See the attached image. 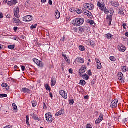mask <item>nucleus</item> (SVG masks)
I'll return each mask as SVG.
<instances>
[{
    "label": "nucleus",
    "instance_id": "f257e3e1",
    "mask_svg": "<svg viewBox=\"0 0 128 128\" xmlns=\"http://www.w3.org/2000/svg\"><path fill=\"white\" fill-rule=\"evenodd\" d=\"M74 26H80L84 22V19L83 18H77L74 20Z\"/></svg>",
    "mask_w": 128,
    "mask_h": 128
},
{
    "label": "nucleus",
    "instance_id": "f03ea898",
    "mask_svg": "<svg viewBox=\"0 0 128 128\" xmlns=\"http://www.w3.org/2000/svg\"><path fill=\"white\" fill-rule=\"evenodd\" d=\"M45 118L47 122H50V124H52V122H54V118H52V113L50 112L46 114L45 115Z\"/></svg>",
    "mask_w": 128,
    "mask_h": 128
},
{
    "label": "nucleus",
    "instance_id": "7ed1b4c3",
    "mask_svg": "<svg viewBox=\"0 0 128 128\" xmlns=\"http://www.w3.org/2000/svg\"><path fill=\"white\" fill-rule=\"evenodd\" d=\"M33 62L36 64L38 66H40V68H43L44 66V64L42 63V62L34 58L33 59Z\"/></svg>",
    "mask_w": 128,
    "mask_h": 128
},
{
    "label": "nucleus",
    "instance_id": "20e7f679",
    "mask_svg": "<svg viewBox=\"0 0 128 128\" xmlns=\"http://www.w3.org/2000/svg\"><path fill=\"white\" fill-rule=\"evenodd\" d=\"M84 8L86 10H92L94 8V6L92 4H84Z\"/></svg>",
    "mask_w": 128,
    "mask_h": 128
},
{
    "label": "nucleus",
    "instance_id": "39448f33",
    "mask_svg": "<svg viewBox=\"0 0 128 128\" xmlns=\"http://www.w3.org/2000/svg\"><path fill=\"white\" fill-rule=\"evenodd\" d=\"M118 99H115L113 100L110 104V108H118Z\"/></svg>",
    "mask_w": 128,
    "mask_h": 128
},
{
    "label": "nucleus",
    "instance_id": "423d86ee",
    "mask_svg": "<svg viewBox=\"0 0 128 128\" xmlns=\"http://www.w3.org/2000/svg\"><path fill=\"white\" fill-rule=\"evenodd\" d=\"M59 94L60 96H62L63 98H64L65 100H66L68 98V93L64 90H60L59 92Z\"/></svg>",
    "mask_w": 128,
    "mask_h": 128
},
{
    "label": "nucleus",
    "instance_id": "0eeeda50",
    "mask_svg": "<svg viewBox=\"0 0 128 128\" xmlns=\"http://www.w3.org/2000/svg\"><path fill=\"white\" fill-rule=\"evenodd\" d=\"M118 78L122 84H124V74L122 72H119L118 74Z\"/></svg>",
    "mask_w": 128,
    "mask_h": 128
},
{
    "label": "nucleus",
    "instance_id": "6e6552de",
    "mask_svg": "<svg viewBox=\"0 0 128 128\" xmlns=\"http://www.w3.org/2000/svg\"><path fill=\"white\" fill-rule=\"evenodd\" d=\"M102 120H104V114H100L99 118L95 122L96 124H98L102 122Z\"/></svg>",
    "mask_w": 128,
    "mask_h": 128
},
{
    "label": "nucleus",
    "instance_id": "1a4fd4ad",
    "mask_svg": "<svg viewBox=\"0 0 128 128\" xmlns=\"http://www.w3.org/2000/svg\"><path fill=\"white\" fill-rule=\"evenodd\" d=\"M18 2V0H13L10 2H8V6H16V4Z\"/></svg>",
    "mask_w": 128,
    "mask_h": 128
},
{
    "label": "nucleus",
    "instance_id": "9d476101",
    "mask_svg": "<svg viewBox=\"0 0 128 128\" xmlns=\"http://www.w3.org/2000/svg\"><path fill=\"white\" fill-rule=\"evenodd\" d=\"M23 22H32V16H27L22 18Z\"/></svg>",
    "mask_w": 128,
    "mask_h": 128
},
{
    "label": "nucleus",
    "instance_id": "9b49d317",
    "mask_svg": "<svg viewBox=\"0 0 128 128\" xmlns=\"http://www.w3.org/2000/svg\"><path fill=\"white\" fill-rule=\"evenodd\" d=\"M98 6L100 10L102 11L104 10V9L106 8V5L104 4V3H100V2H98Z\"/></svg>",
    "mask_w": 128,
    "mask_h": 128
},
{
    "label": "nucleus",
    "instance_id": "f8f14e48",
    "mask_svg": "<svg viewBox=\"0 0 128 128\" xmlns=\"http://www.w3.org/2000/svg\"><path fill=\"white\" fill-rule=\"evenodd\" d=\"M86 72V66H82L79 70V74H84Z\"/></svg>",
    "mask_w": 128,
    "mask_h": 128
},
{
    "label": "nucleus",
    "instance_id": "ddd939ff",
    "mask_svg": "<svg viewBox=\"0 0 128 128\" xmlns=\"http://www.w3.org/2000/svg\"><path fill=\"white\" fill-rule=\"evenodd\" d=\"M14 14L17 18H20V8L17 7L14 10Z\"/></svg>",
    "mask_w": 128,
    "mask_h": 128
},
{
    "label": "nucleus",
    "instance_id": "4468645a",
    "mask_svg": "<svg viewBox=\"0 0 128 128\" xmlns=\"http://www.w3.org/2000/svg\"><path fill=\"white\" fill-rule=\"evenodd\" d=\"M118 48L119 50L122 52H124L126 50V48L124 45H119L118 46Z\"/></svg>",
    "mask_w": 128,
    "mask_h": 128
},
{
    "label": "nucleus",
    "instance_id": "2eb2a0df",
    "mask_svg": "<svg viewBox=\"0 0 128 128\" xmlns=\"http://www.w3.org/2000/svg\"><path fill=\"white\" fill-rule=\"evenodd\" d=\"M106 20L109 22L108 24L110 26L112 22V15H107Z\"/></svg>",
    "mask_w": 128,
    "mask_h": 128
},
{
    "label": "nucleus",
    "instance_id": "dca6fc26",
    "mask_svg": "<svg viewBox=\"0 0 128 128\" xmlns=\"http://www.w3.org/2000/svg\"><path fill=\"white\" fill-rule=\"evenodd\" d=\"M76 62L78 64H84V59L80 57H78L76 58Z\"/></svg>",
    "mask_w": 128,
    "mask_h": 128
},
{
    "label": "nucleus",
    "instance_id": "f3484780",
    "mask_svg": "<svg viewBox=\"0 0 128 128\" xmlns=\"http://www.w3.org/2000/svg\"><path fill=\"white\" fill-rule=\"evenodd\" d=\"M110 4L111 6H114V8H118V6H120V3L118 1H116L114 2H110Z\"/></svg>",
    "mask_w": 128,
    "mask_h": 128
},
{
    "label": "nucleus",
    "instance_id": "a211bd4d",
    "mask_svg": "<svg viewBox=\"0 0 128 128\" xmlns=\"http://www.w3.org/2000/svg\"><path fill=\"white\" fill-rule=\"evenodd\" d=\"M22 92H24V94H30V90L26 88H22Z\"/></svg>",
    "mask_w": 128,
    "mask_h": 128
},
{
    "label": "nucleus",
    "instance_id": "6ab92c4d",
    "mask_svg": "<svg viewBox=\"0 0 128 128\" xmlns=\"http://www.w3.org/2000/svg\"><path fill=\"white\" fill-rule=\"evenodd\" d=\"M56 84V79L53 77L51 80V86H54Z\"/></svg>",
    "mask_w": 128,
    "mask_h": 128
},
{
    "label": "nucleus",
    "instance_id": "aec40b11",
    "mask_svg": "<svg viewBox=\"0 0 128 128\" xmlns=\"http://www.w3.org/2000/svg\"><path fill=\"white\" fill-rule=\"evenodd\" d=\"M85 16H88L89 18H94L92 14V12H90V11H86V12H85Z\"/></svg>",
    "mask_w": 128,
    "mask_h": 128
},
{
    "label": "nucleus",
    "instance_id": "412c9836",
    "mask_svg": "<svg viewBox=\"0 0 128 128\" xmlns=\"http://www.w3.org/2000/svg\"><path fill=\"white\" fill-rule=\"evenodd\" d=\"M78 30L80 34H82L84 32V30H86V28L84 26L79 27Z\"/></svg>",
    "mask_w": 128,
    "mask_h": 128
},
{
    "label": "nucleus",
    "instance_id": "4be33fe9",
    "mask_svg": "<svg viewBox=\"0 0 128 128\" xmlns=\"http://www.w3.org/2000/svg\"><path fill=\"white\" fill-rule=\"evenodd\" d=\"M31 116H32V118L34 120H38L40 121V118H38V115L33 114H31Z\"/></svg>",
    "mask_w": 128,
    "mask_h": 128
},
{
    "label": "nucleus",
    "instance_id": "5701e85b",
    "mask_svg": "<svg viewBox=\"0 0 128 128\" xmlns=\"http://www.w3.org/2000/svg\"><path fill=\"white\" fill-rule=\"evenodd\" d=\"M55 18L56 20H58L60 18V13L58 12V10H56L55 12Z\"/></svg>",
    "mask_w": 128,
    "mask_h": 128
},
{
    "label": "nucleus",
    "instance_id": "b1692460",
    "mask_svg": "<svg viewBox=\"0 0 128 128\" xmlns=\"http://www.w3.org/2000/svg\"><path fill=\"white\" fill-rule=\"evenodd\" d=\"M13 21L14 24H16L17 26L20 24V20L18 18H14Z\"/></svg>",
    "mask_w": 128,
    "mask_h": 128
},
{
    "label": "nucleus",
    "instance_id": "393cba45",
    "mask_svg": "<svg viewBox=\"0 0 128 128\" xmlns=\"http://www.w3.org/2000/svg\"><path fill=\"white\" fill-rule=\"evenodd\" d=\"M64 114V110H60L56 114V116H62V114Z\"/></svg>",
    "mask_w": 128,
    "mask_h": 128
},
{
    "label": "nucleus",
    "instance_id": "a878e982",
    "mask_svg": "<svg viewBox=\"0 0 128 128\" xmlns=\"http://www.w3.org/2000/svg\"><path fill=\"white\" fill-rule=\"evenodd\" d=\"M26 124H27L28 126H30V116H26Z\"/></svg>",
    "mask_w": 128,
    "mask_h": 128
},
{
    "label": "nucleus",
    "instance_id": "bb28decb",
    "mask_svg": "<svg viewBox=\"0 0 128 128\" xmlns=\"http://www.w3.org/2000/svg\"><path fill=\"white\" fill-rule=\"evenodd\" d=\"M102 63H100V60H98L97 62V68L98 70H102Z\"/></svg>",
    "mask_w": 128,
    "mask_h": 128
},
{
    "label": "nucleus",
    "instance_id": "cd10ccee",
    "mask_svg": "<svg viewBox=\"0 0 128 128\" xmlns=\"http://www.w3.org/2000/svg\"><path fill=\"white\" fill-rule=\"evenodd\" d=\"M82 78L85 80H90V76L86 74H84L82 76Z\"/></svg>",
    "mask_w": 128,
    "mask_h": 128
},
{
    "label": "nucleus",
    "instance_id": "c85d7f7f",
    "mask_svg": "<svg viewBox=\"0 0 128 128\" xmlns=\"http://www.w3.org/2000/svg\"><path fill=\"white\" fill-rule=\"evenodd\" d=\"M106 36L108 40H110V38H114V36L110 34H106Z\"/></svg>",
    "mask_w": 128,
    "mask_h": 128
},
{
    "label": "nucleus",
    "instance_id": "c756f323",
    "mask_svg": "<svg viewBox=\"0 0 128 128\" xmlns=\"http://www.w3.org/2000/svg\"><path fill=\"white\" fill-rule=\"evenodd\" d=\"M122 72H128V68H126V66H122Z\"/></svg>",
    "mask_w": 128,
    "mask_h": 128
},
{
    "label": "nucleus",
    "instance_id": "7c9ffc66",
    "mask_svg": "<svg viewBox=\"0 0 128 128\" xmlns=\"http://www.w3.org/2000/svg\"><path fill=\"white\" fill-rule=\"evenodd\" d=\"M102 12H104V14H110V10L106 8V7H105V8H104V10H102Z\"/></svg>",
    "mask_w": 128,
    "mask_h": 128
},
{
    "label": "nucleus",
    "instance_id": "2f4dec72",
    "mask_svg": "<svg viewBox=\"0 0 128 128\" xmlns=\"http://www.w3.org/2000/svg\"><path fill=\"white\" fill-rule=\"evenodd\" d=\"M32 108H36V106H38V103L36 102V100H33L32 101Z\"/></svg>",
    "mask_w": 128,
    "mask_h": 128
},
{
    "label": "nucleus",
    "instance_id": "473e14b6",
    "mask_svg": "<svg viewBox=\"0 0 128 128\" xmlns=\"http://www.w3.org/2000/svg\"><path fill=\"white\" fill-rule=\"evenodd\" d=\"M79 50H81V52H84L86 50V48L83 46H79Z\"/></svg>",
    "mask_w": 128,
    "mask_h": 128
},
{
    "label": "nucleus",
    "instance_id": "72a5a7b5",
    "mask_svg": "<svg viewBox=\"0 0 128 128\" xmlns=\"http://www.w3.org/2000/svg\"><path fill=\"white\" fill-rule=\"evenodd\" d=\"M45 88H46V90H50H50H52V88H50V85H48V84H46Z\"/></svg>",
    "mask_w": 128,
    "mask_h": 128
},
{
    "label": "nucleus",
    "instance_id": "f704fd0d",
    "mask_svg": "<svg viewBox=\"0 0 128 128\" xmlns=\"http://www.w3.org/2000/svg\"><path fill=\"white\" fill-rule=\"evenodd\" d=\"M86 82L84 80H81L80 81L79 84H80L81 86H86Z\"/></svg>",
    "mask_w": 128,
    "mask_h": 128
},
{
    "label": "nucleus",
    "instance_id": "c9c22d12",
    "mask_svg": "<svg viewBox=\"0 0 128 128\" xmlns=\"http://www.w3.org/2000/svg\"><path fill=\"white\" fill-rule=\"evenodd\" d=\"M12 106L14 110H18V106L15 103L12 104Z\"/></svg>",
    "mask_w": 128,
    "mask_h": 128
},
{
    "label": "nucleus",
    "instance_id": "e433bc0d",
    "mask_svg": "<svg viewBox=\"0 0 128 128\" xmlns=\"http://www.w3.org/2000/svg\"><path fill=\"white\" fill-rule=\"evenodd\" d=\"M110 60L111 62H116V59L114 56H110Z\"/></svg>",
    "mask_w": 128,
    "mask_h": 128
},
{
    "label": "nucleus",
    "instance_id": "4c0bfd02",
    "mask_svg": "<svg viewBox=\"0 0 128 128\" xmlns=\"http://www.w3.org/2000/svg\"><path fill=\"white\" fill-rule=\"evenodd\" d=\"M14 48H16V46L14 45H9L8 46L9 50H14Z\"/></svg>",
    "mask_w": 128,
    "mask_h": 128
},
{
    "label": "nucleus",
    "instance_id": "58836bf2",
    "mask_svg": "<svg viewBox=\"0 0 128 128\" xmlns=\"http://www.w3.org/2000/svg\"><path fill=\"white\" fill-rule=\"evenodd\" d=\"M88 23L91 24V26H92V24H94V21L92 20H88Z\"/></svg>",
    "mask_w": 128,
    "mask_h": 128
},
{
    "label": "nucleus",
    "instance_id": "ea45409f",
    "mask_svg": "<svg viewBox=\"0 0 128 128\" xmlns=\"http://www.w3.org/2000/svg\"><path fill=\"white\" fill-rule=\"evenodd\" d=\"M8 98V94H0V98Z\"/></svg>",
    "mask_w": 128,
    "mask_h": 128
},
{
    "label": "nucleus",
    "instance_id": "a19ab883",
    "mask_svg": "<svg viewBox=\"0 0 128 128\" xmlns=\"http://www.w3.org/2000/svg\"><path fill=\"white\" fill-rule=\"evenodd\" d=\"M64 60H65L67 64L70 66V60H68V58H65Z\"/></svg>",
    "mask_w": 128,
    "mask_h": 128
},
{
    "label": "nucleus",
    "instance_id": "79ce46f5",
    "mask_svg": "<svg viewBox=\"0 0 128 128\" xmlns=\"http://www.w3.org/2000/svg\"><path fill=\"white\" fill-rule=\"evenodd\" d=\"M90 46H92L94 47L96 46V43H94V42L93 40H90Z\"/></svg>",
    "mask_w": 128,
    "mask_h": 128
},
{
    "label": "nucleus",
    "instance_id": "37998d69",
    "mask_svg": "<svg viewBox=\"0 0 128 128\" xmlns=\"http://www.w3.org/2000/svg\"><path fill=\"white\" fill-rule=\"evenodd\" d=\"M37 26H38V24H35L34 25L32 24L30 28L31 30H34V28H36Z\"/></svg>",
    "mask_w": 128,
    "mask_h": 128
},
{
    "label": "nucleus",
    "instance_id": "c03bdc74",
    "mask_svg": "<svg viewBox=\"0 0 128 128\" xmlns=\"http://www.w3.org/2000/svg\"><path fill=\"white\" fill-rule=\"evenodd\" d=\"M76 12H77V14H82V10L80 9H78L77 10H76Z\"/></svg>",
    "mask_w": 128,
    "mask_h": 128
},
{
    "label": "nucleus",
    "instance_id": "a18cd8bd",
    "mask_svg": "<svg viewBox=\"0 0 128 128\" xmlns=\"http://www.w3.org/2000/svg\"><path fill=\"white\" fill-rule=\"evenodd\" d=\"M2 88H10L6 83H3L2 85Z\"/></svg>",
    "mask_w": 128,
    "mask_h": 128
},
{
    "label": "nucleus",
    "instance_id": "49530a36",
    "mask_svg": "<svg viewBox=\"0 0 128 128\" xmlns=\"http://www.w3.org/2000/svg\"><path fill=\"white\" fill-rule=\"evenodd\" d=\"M30 0H26V6H30Z\"/></svg>",
    "mask_w": 128,
    "mask_h": 128
},
{
    "label": "nucleus",
    "instance_id": "de8ad7c7",
    "mask_svg": "<svg viewBox=\"0 0 128 128\" xmlns=\"http://www.w3.org/2000/svg\"><path fill=\"white\" fill-rule=\"evenodd\" d=\"M69 102L70 106H72L74 104V100H71L69 101Z\"/></svg>",
    "mask_w": 128,
    "mask_h": 128
},
{
    "label": "nucleus",
    "instance_id": "09e8293b",
    "mask_svg": "<svg viewBox=\"0 0 128 128\" xmlns=\"http://www.w3.org/2000/svg\"><path fill=\"white\" fill-rule=\"evenodd\" d=\"M70 12H76V8H70Z\"/></svg>",
    "mask_w": 128,
    "mask_h": 128
},
{
    "label": "nucleus",
    "instance_id": "8fccbe9b",
    "mask_svg": "<svg viewBox=\"0 0 128 128\" xmlns=\"http://www.w3.org/2000/svg\"><path fill=\"white\" fill-rule=\"evenodd\" d=\"M88 74L90 76H92V70H88Z\"/></svg>",
    "mask_w": 128,
    "mask_h": 128
},
{
    "label": "nucleus",
    "instance_id": "3c124183",
    "mask_svg": "<svg viewBox=\"0 0 128 128\" xmlns=\"http://www.w3.org/2000/svg\"><path fill=\"white\" fill-rule=\"evenodd\" d=\"M96 79L93 80H92V82H91L92 86H94V85L96 84Z\"/></svg>",
    "mask_w": 128,
    "mask_h": 128
},
{
    "label": "nucleus",
    "instance_id": "603ef678",
    "mask_svg": "<svg viewBox=\"0 0 128 128\" xmlns=\"http://www.w3.org/2000/svg\"><path fill=\"white\" fill-rule=\"evenodd\" d=\"M110 15L111 16H114V10L112 8L110 10Z\"/></svg>",
    "mask_w": 128,
    "mask_h": 128
},
{
    "label": "nucleus",
    "instance_id": "864d4df0",
    "mask_svg": "<svg viewBox=\"0 0 128 128\" xmlns=\"http://www.w3.org/2000/svg\"><path fill=\"white\" fill-rule=\"evenodd\" d=\"M127 24L126 23H123L122 24V26H123V28H124V30H126V26H127Z\"/></svg>",
    "mask_w": 128,
    "mask_h": 128
},
{
    "label": "nucleus",
    "instance_id": "5fc2aeb1",
    "mask_svg": "<svg viewBox=\"0 0 128 128\" xmlns=\"http://www.w3.org/2000/svg\"><path fill=\"white\" fill-rule=\"evenodd\" d=\"M122 40H124V42H126V40H128V38L122 37Z\"/></svg>",
    "mask_w": 128,
    "mask_h": 128
},
{
    "label": "nucleus",
    "instance_id": "6e6d98bb",
    "mask_svg": "<svg viewBox=\"0 0 128 128\" xmlns=\"http://www.w3.org/2000/svg\"><path fill=\"white\" fill-rule=\"evenodd\" d=\"M86 44L88 46H90V40H86Z\"/></svg>",
    "mask_w": 128,
    "mask_h": 128
},
{
    "label": "nucleus",
    "instance_id": "4d7b16f0",
    "mask_svg": "<svg viewBox=\"0 0 128 128\" xmlns=\"http://www.w3.org/2000/svg\"><path fill=\"white\" fill-rule=\"evenodd\" d=\"M69 72L70 74H74V70L72 68H70L69 70Z\"/></svg>",
    "mask_w": 128,
    "mask_h": 128
},
{
    "label": "nucleus",
    "instance_id": "13d9d810",
    "mask_svg": "<svg viewBox=\"0 0 128 128\" xmlns=\"http://www.w3.org/2000/svg\"><path fill=\"white\" fill-rule=\"evenodd\" d=\"M82 12L84 13V14H86V12H88V10H86V9L83 8Z\"/></svg>",
    "mask_w": 128,
    "mask_h": 128
},
{
    "label": "nucleus",
    "instance_id": "bf43d9fd",
    "mask_svg": "<svg viewBox=\"0 0 128 128\" xmlns=\"http://www.w3.org/2000/svg\"><path fill=\"white\" fill-rule=\"evenodd\" d=\"M86 128H92V126L90 124H88L86 126Z\"/></svg>",
    "mask_w": 128,
    "mask_h": 128
},
{
    "label": "nucleus",
    "instance_id": "052dcab7",
    "mask_svg": "<svg viewBox=\"0 0 128 128\" xmlns=\"http://www.w3.org/2000/svg\"><path fill=\"white\" fill-rule=\"evenodd\" d=\"M48 108L46 107V105L45 102H44V109L47 110Z\"/></svg>",
    "mask_w": 128,
    "mask_h": 128
},
{
    "label": "nucleus",
    "instance_id": "680f3d73",
    "mask_svg": "<svg viewBox=\"0 0 128 128\" xmlns=\"http://www.w3.org/2000/svg\"><path fill=\"white\" fill-rule=\"evenodd\" d=\"M0 18H4V14H2V12H0Z\"/></svg>",
    "mask_w": 128,
    "mask_h": 128
},
{
    "label": "nucleus",
    "instance_id": "e2e57ef3",
    "mask_svg": "<svg viewBox=\"0 0 128 128\" xmlns=\"http://www.w3.org/2000/svg\"><path fill=\"white\" fill-rule=\"evenodd\" d=\"M62 56L63 58H64V60H65L66 58H68V57H66V55L64 54V53L62 54Z\"/></svg>",
    "mask_w": 128,
    "mask_h": 128
},
{
    "label": "nucleus",
    "instance_id": "0e129e2a",
    "mask_svg": "<svg viewBox=\"0 0 128 128\" xmlns=\"http://www.w3.org/2000/svg\"><path fill=\"white\" fill-rule=\"evenodd\" d=\"M49 96H50V98H54V95L52 94V92H50L49 94Z\"/></svg>",
    "mask_w": 128,
    "mask_h": 128
},
{
    "label": "nucleus",
    "instance_id": "69168bd1",
    "mask_svg": "<svg viewBox=\"0 0 128 128\" xmlns=\"http://www.w3.org/2000/svg\"><path fill=\"white\" fill-rule=\"evenodd\" d=\"M22 72H24V70H26V67L24 66H22Z\"/></svg>",
    "mask_w": 128,
    "mask_h": 128
},
{
    "label": "nucleus",
    "instance_id": "338daca9",
    "mask_svg": "<svg viewBox=\"0 0 128 128\" xmlns=\"http://www.w3.org/2000/svg\"><path fill=\"white\" fill-rule=\"evenodd\" d=\"M48 4H50V6H52V0H50Z\"/></svg>",
    "mask_w": 128,
    "mask_h": 128
},
{
    "label": "nucleus",
    "instance_id": "774afa93",
    "mask_svg": "<svg viewBox=\"0 0 128 128\" xmlns=\"http://www.w3.org/2000/svg\"><path fill=\"white\" fill-rule=\"evenodd\" d=\"M4 128H12V126L10 125H8V126L4 127Z\"/></svg>",
    "mask_w": 128,
    "mask_h": 128
}]
</instances>
